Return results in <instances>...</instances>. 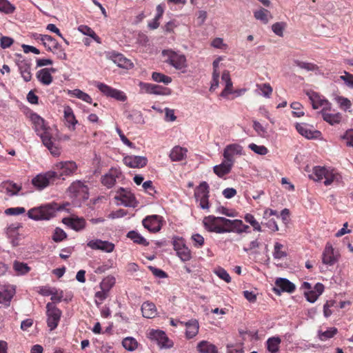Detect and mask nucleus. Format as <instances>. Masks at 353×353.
Here are the masks:
<instances>
[{
	"label": "nucleus",
	"instance_id": "50",
	"mask_svg": "<svg viewBox=\"0 0 353 353\" xmlns=\"http://www.w3.org/2000/svg\"><path fill=\"white\" fill-rule=\"evenodd\" d=\"M152 79L153 81L158 83H163L164 84H169L172 82V78L169 76L165 75L163 73L154 72L152 74Z\"/></svg>",
	"mask_w": 353,
	"mask_h": 353
},
{
	"label": "nucleus",
	"instance_id": "43",
	"mask_svg": "<svg viewBox=\"0 0 353 353\" xmlns=\"http://www.w3.org/2000/svg\"><path fill=\"white\" fill-rule=\"evenodd\" d=\"M323 119L326 122L331 125L338 124L341 122L342 115L341 113L330 114L326 112V111H321Z\"/></svg>",
	"mask_w": 353,
	"mask_h": 353
},
{
	"label": "nucleus",
	"instance_id": "42",
	"mask_svg": "<svg viewBox=\"0 0 353 353\" xmlns=\"http://www.w3.org/2000/svg\"><path fill=\"white\" fill-rule=\"evenodd\" d=\"M254 17L256 19L261 21L263 23L266 24L272 19L270 12L265 8H260L254 12Z\"/></svg>",
	"mask_w": 353,
	"mask_h": 353
},
{
	"label": "nucleus",
	"instance_id": "9",
	"mask_svg": "<svg viewBox=\"0 0 353 353\" xmlns=\"http://www.w3.org/2000/svg\"><path fill=\"white\" fill-rule=\"evenodd\" d=\"M340 254L334 250L330 243H327L322 253V263L327 266H332L336 263L340 259Z\"/></svg>",
	"mask_w": 353,
	"mask_h": 353
},
{
	"label": "nucleus",
	"instance_id": "47",
	"mask_svg": "<svg viewBox=\"0 0 353 353\" xmlns=\"http://www.w3.org/2000/svg\"><path fill=\"white\" fill-rule=\"evenodd\" d=\"M69 94L71 96L75 97H77L79 99H81L82 101L87 102L88 103H92V98L90 97V96L89 94H88L87 93L81 91L79 89L70 90Z\"/></svg>",
	"mask_w": 353,
	"mask_h": 353
},
{
	"label": "nucleus",
	"instance_id": "8",
	"mask_svg": "<svg viewBox=\"0 0 353 353\" xmlns=\"http://www.w3.org/2000/svg\"><path fill=\"white\" fill-rule=\"evenodd\" d=\"M194 196L202 209L209 208V185L203 181L194 190Z\"/></svg>",
	"mask_w": 353,
	"mask_h": 353
},
{
	"label": "nucleus",
	"instance_id": "15",
	"mask_svg": "<svg viewBox=\"0 0 353 353\" xmlns=\"http://www.w3.org/2000/svg\"><path fill=\"white\" fill-rule=\"evenodd\" d=\"M77 168V166L74 161H61L56 163L54 166V169L60 170L61 172L58 174L57 179L63 178L65 176H69L73 174Z\"/></svg>",
	"mask_w": 353,
	"mask_h": 353
},
{
	"label": "nucleus",
	"instance_id": "63",
	"mask_svg": "<svg viewBox=\"0 0 353 353\" xmlns=\"http://www.w3.org/2000/svg\"><path fill=\"white\" fill-rule=\"evenodd\" d=\"M191 239L193 241V245L197 248H201L205 243L204 238L200 234H194L191 236Z\"/></svg>",
	"mask_w": 353,
	"mask_h": 353
},
{
	"label": "nucleus",
	"instance_id": "57",
	"mask_svg": "<svg viewBox=\"0 0 353 353\" xmlns=\"http://www.w3.org/2000/svg\"><path fill=\"white\" fill-rule=\"evenodd\" d=\"M257 88L261 91V94L264 97H270L272 93V88L269 83L258 84Z\"/></svg>",
	"mask_w": 353,
	"mask_h": 353
},
{
	"label": "nucleus",
	"instance_id": "36",
	"mask_svg": "<svg viewBox=\"0 0 353 353\" xmlns=\"http://www.w3.org/2000/svg\"><path fill=\"white\" fill-rule=\"evenodd\" d=\"M68 190L70 193L73 194L74 196H77L81 194H87L88 188L83 183L77 181L70 185Z\"/></svg>",
	"mask_w": 353,
	"mask_h": 353
},
{
	"label": "nucleus",
	"instance_id": "29",
	"mask_svg": "<svg viewBox=\"0 0 353 353\" xmlns=\"http://www.w3.org/2000/svg\"><path fill=\"white\" fill-rule=\"evenodd\" d=\"M233 165L232 163L224 159L221 164L213 167V171L219 177L222 178L230 172Z\"/></svg>",
	"mask_w": 353,
	"mask_h": 353
},
{
	"label": "nucleus",
	"instance_id": "7",
	"mask_svg": "<svg viewBox=\"0 0 353 353\" xmlns=\"http://www.w3.org/2000/svg\"><path fill=\"white\" fill-rule=\"evenodd\" d=\"M46 309L48 326L50 330H53L57 327L62 312L53 303H48Z\"/></svg>",
	"mask_w": 353,
	"mask_h": 353
},
{
	"label": "nucleus",
	"instance_id": "64",
	"mask_svg": "<svg viewBox=\"0 0 353 353\" xmlns=\"http://www.w3.org/2000/svg\"><path fill=\"white\" fill-rule=\"evenodd\" d=\"M341 138L345 141L347 146L353 147V129L347 130Z\"/></svg>",
	"mask_w": 353,
	"mask_h": 353
},
{
	"label": "nucleus",
	"instance_id": "48",
	"mask_svg": "<svg viewBox=\"0 0 353 353\" xmlns=\"http://www.w3.org/2000/svg\"><path fill=\"white\" fill-rule=\"evenodd\" d=\"M338 332V330L336 327H330L327 330L319 331L318 336L321 341H326L329 339L332 338Z\"/></svg>",
	"mask_w": 353,
	"mask_h": 353
},
{
	"label": "nucleus",
	"instance_id": "12",
	"mask_svg": "<svg viewBox=\"0 0 353 353\" xmlns=\"http://www.w3.org/2000/svg\"><path fill=\"white\" fill-rule=\"evenodd\" d=\"M97 88L105 96L114 98L120 101H125L126 96L123 92L114 89L103 83L97 82Z\"/></svg>",
	"mask_w": 353,
	"mask_h": 353
},
{
	"label": "nucleus",
	"instance_id": "14",
	"mask_svg": "<svg viewBox=\"0 0 353 353\" xmlns=\"http://www.w3.org/2000/svg\"><path fill=\"white\" fill-rule=\"evenodd\" d=\"M307 95L308 96L313 109H319V108H323L321 111H327L331 110V103L324 98H321V96L313 91L307 92Z\"/></svg>",
	"mask_w": 353,
	"mask_h": 353
},
{
	"label": "nucleus",
	"instance_id": "33",
	"mask_svg": "<svg viewBox=\"0 0 353 353\" xmlns=\"http://www.w3.org/2000/svg\"><path fill=\"white\" fill-rule=\"evenodd\" d=\"M187 152L186 148L176 145L172 149L169 157L172 161H180L186 157Z\"/></svg>",
	"mask_w": 353,
	"mask_h": 353
},
{
	"label": "nucleus",
	"instance_id": "21",
	"mask_svg": "<svg viewBox=\"0 0 353 353\" xmlns=\"http://www.w3.org/2000/svg\"><path fill=\"white\" fill-rule=\"evenodd\" d=\"M87 245L92 250H99L105 252H112L114 249V244L108 241L101 239L91 240Z\"/></svg>",
	"mask_w": 353,
	"mask_h": 353
},
{
	"label": "nucleus",
	"instance_id": "52",
	"mask_svg": "<svg viewBox=\"0 0 353 353\" xmlns=\"http://www.w3.org/2000/svg\"><path fill=\"white\" fill-rule=\"evenodd\" d=\"M13 268L18 274L21 275L26 274L30 270V268L27 263L19 261H14Z\"/></svg>",
	"mask_w": 353,
	"mask_h": 353
},
{
	"label": "nucleus",
	"instance_id": "45",
	"mask_svg": "<svg viewBox=\"0 0 353 353\" xmlns=\"http://www.w3.org/2000/svg\"><path fill=\"white\" fill-rule=\"evenodd\" d=\"M281 340L278 336L269 338L266 342L268 350L270 353H276L279 350V345Z\"/></svg>",
	"mask_w": 353,
	"mask_h": 353
},
{
	"label": "nucleus",
	"instance_id": "38",
	"mask_svg": "<svg viewBox=\"0 0 353 353\" xmlns=\"http://www.w3.org/2000/svg\"><path fill=\"white\" fill-rule=\"evenodd\" d=\"M276 285L281 290L292 293L295 290V285L288 279L284 278L278 279L276 281Z\"/></svg>",
	"mask_w": 353,
	"mask_h": 353
},
{
	"label": "nucleus",
	"instance_id": "4",
	"mask_svg": "<svg viewBox=\"0 0 353 353\" xmlns=\"http://www.w3.org/2000/svg\"><path fill=\"white\" fill-rule=\"evenodd\" d=\"M37 40H40L45 48L54 54H57L58 57L61 59H66V54L61 48L58 41L52 37L46 34H35L34 36Z\"/></svg>",
	"mask_w": 353,
	"mask_h": 353
},
{
	"label": "nucleus",
	"instance_id": "5",
	"mask_svg": "<svg viewBox=\"0 0 353 353\" xmlns=\"http://www.w3.org/2000/svg\"><path fill=\"white\" fill-rule=\"evenodd\" d=\"M310 177L314 181H321L325 179L324 184L327 186L335 180H338V174L333 170H329L323 167L316 166Z\"/></svg>",
	"mask_w": 353,
	"mask_h": 353
},
{
	"label": "nucleus",
	"instance_id": "3",
	"mask_svg": "<svg viewBox=\"0 0 353 353\" xmlns=\"http://www.w3.org/2000/svg\"><path fill=\"white\" fill-rule=\"evenodd\" d=\"M162 54L165 57V62L174 67L177 70L185 72L188 67L187 59L184 54L173 51L164 50Z\"/></svg>",
	"mask_w": 353,
	"mask_h": 353
},
{
	"label": "nucleus",
	"instance_id": "34",
	"mask_svg": "<svg viewBox=\"0 0 353 353\" xmlns=\"http://www.w3.org/2000/svg\"><path fill=\"white\" fill-rule=\"evenodd\" d=\"M221 79L225 83L224 90L221 93V97H227L228 94L232 93V82L228 70H224L221 75Z\"/></svg>",
	"mask_w": 353,
	"mask_h": 353
},
{
	"label": "nucleus",
	"instance_id": "10",
	"mask_svg": "<svg viewBox=\"0 0 353 353\" xmlns=\"http://www.w3.org/2000/svg\"><path fill=\"white\" fill-rule=\"evenodd\" d=\"M172 244L176 255L183 261H188L192 258L190 249L186 246L184 240L182 238H173Z\"/></svg>",
	"mask_w": 353,
	"mask_h": 353
},
{
	"label": "nucleus",
	"instance_id": "35",
	"mask_svg": "<svg viewBox=\"0 0 353 353\" xmlns=\"http://www.w3.org/2000/svg\"><path fill=\"white\" fill-rule=\"evenodd\" d=\"M199 353H218V349L214 344L208 341H201L196 345Z\"/></svg>",
	"mask_w": 353,
	"mask_h": 353
},
{
	"label": "nucleus",
	"instance_id": "1",
	"mask_svg": "<svg viewBox=\"0 0 353 353\" xmlns=\"http://www.w3.org/2000/svg\"><path fill=\"white\" fill-rule=\"evenodd\" d=\"M29 119L36 134L41 138L43 144L49 150L54 157L61 154V148L56 143V137L53 135L52 129L46 124L45 120L39 114L31 112Z\"/></svg>",
	"mask_w": 353,
	"mask_h": 353
},
{
	"label": "nucleus",
	"instance_id": "11",
	"mask_svg": "<svg viewBox=\"0 0 353 353\" xmlns=\"http://www.w3.org/2000/svg\"><path fill=\"white\" fill-rule=\"evenodd\" d=\"M139 85L142 92H145L150 94L169 95L171 93L170 88L163 87L162 85L144 82H140Z\"/></svg>",
	"mask_w": 353,
	"mask_h": 353
},
{
	"label": "nucleus",
	"instance_id": "31",
	"mask_svg": "<svg viewBox=\"0 0 353 353\" xmlns=\"http://www.w3.org/2000/svg\"><path fill=\"white\" fill-rule=\"evenodd\" d=\"M20 228V223H14L8 225L6 229V235L11 239V242L14 245H17L18 244V230Z\"/></svg>",
	"mask_w": 353,
	"mask_h": 353
},
{
	"label": "nucleus",
	"instance_id": "30",
	"mask_svg": "<svg viewBox=\"0 0 353 353\" xmlns=\"http://www.w3.org/2000/svg\"><path fill=\"white\" fill-rule=\"evenodd\" d=\"M186 327L185 336L190 339L196 336L199 332V324L197 320L191 319L185 323Z\"/></svg>",
	"mask_w": 353,
	"mask_h": 353
},
{
	"label": "nucleus",
	"instance_id": "24",
	"mask_svg": "<svg viewBox=\"0 0 353 353\" xmlns=\"http://www.w3.org/2000/svg\"><path fill=\"white\" fill-rule=\"evenodd\" d=\"M15 292V288L13 285H5L3 289L0 291V303L9 306Z\"/></svg>",
	"mask_w": 353,
	"mask_h": 353
},
{
	"label": "nucleus",
	"instance_id": "53",
	"mask_svg": "<svg viewBox=\"0 0 353 353\" xmlns=\"http://www.w3.org/2000/svg\"><path fill=\"white\" fill-rule=\"evenodd\" d=\"M294 64L301 69H304L307 71H315L319 69V67L312 63L301 61L299 60H294Z\"/></svg>",
	"mask_w": 353,
	"mask_h": 353
},
{
	"label": "nucleus",
	"instance_id": "62",
	"mask_svg": "<svg viewBox=\"0 0 353 353\" xmlns=\"http://www.w3.org/2000/svg\"><path fill=\"white\" fill-rule=\"evenodd\" d=\"M283 247V245L282 244H281L280 243L276 242L274 243V253H273V256H274V259H280L286 256L285 252L281 250Z\"/></svg>",
	"mask_w": 353,
	"mask_h": 353
},
{
	"label": "nucleus",
	"instance_id": "20",
	"mask_svg": "<svg viewBox=\"0 0 353 353\" xmlns=\"http://www.w3.org/2000/svg\"><path fill=\"white\" fill-rule=\"evenodd\" d=\"M115 199L119 200L121 203L126 207H134L135 197L130 191L121 188L117 192Z\"/></svg>",
	"mask_w": 353,
	"mask_h": 353
},
{
	"label": "nucleus",
	"instance_id": "39",
	"mask_svg": "<svg viewBox=\"0 0 353 353\" xmlns=\"http://www.w3.org/2000/svg\"><path fill=\"white\" fill-rule=\"evenodd\" d=\"M237 227V219H228L223 217V221L222 223V228L221 231V234L223 233H229V232H236Z\"/></svg>",
	"mask_w": 353,
	"mask_h": 353
},
{
	"label": "nucleus",
	"instance_id": "61",
	"mask_svg": "<svg viewBox=\"0 0 353 353\" xmlns=\"http://www.w3.org/2000/svg\"><path fill=\"white\" fill-rule=\"evenodd\" d=\"M285 26L286 23L284 22H276L272 25V30L276 35L283 37Z\"/></svg>",
	"mask_w": 353,
	"mask_h": 353
},
{
	"label": "nucleus",
	"instance_id": "17",
	"mask_svg": "<svg viewBox=\"0 0 353 353\" xmlns=\"http://www.w3.org/2000/svg\"><path fill=\"white\" fill-rule=\"evenodd\" d=\"M123 161L129 168H141L147 165L148 159L145 157L130 155L125 157Z\"/></svg>",
	"mask_w": 353,
	"mask_h": 353
},
{
	"label": "nucleus",
	"instance_id": "41",
	"mask_svg": "<svg viewBox=\"0 0 353 353\" xmlns=\"http://www.w3.org/2000/svg\"><path fill=\"white\" fill-rule=\"evenodd\" d=\"M63 113L68 127L70 128L72 126V130H74L77 123V120L75 118L72 109L70 106H66L64 108Z\"/></svg>",
	"mask_w": 353,
	"mask_h": 353
},
{
	"label": "nucleus",
	"instance_id": "27",
	"mask_svg": "<svg viewBox=\"0 0 353 353\" xmlns=\"http://www.w3.org/2000/svg\"><path fill=\"white\" fill-rule=\"evenodd\" d=\"M323 291L324 285L321 283H317L313 289L305 291L304 294L307 301L314 303Z\"/></svg>",
	"mask_w": 353,
	"mask_h": 353
},
{
	"label": "nucleus",
	"instance_id": "19",
	"mask_svg": "<svg viewBox=\"0 0 353 353\" xmlns=\"http://www.w3.org/2000/svg\"><path fill=\"white\" fill-rule=\"evenodd\" d=\"M143 225L150 232H157L161 228V216L151 215L145 218L142 221Z\"/></svg>",
	"mask_w": 353,
	"mask_h": 353
},
{
	"label": "nucleus",
	"instance_id": "44",
	"mask_svg": "<svg viewBox=\"0 0 353 353\" xmlns=\"http://www.w3.org/2000/svg\"><path fill=\"white\" fill-rule=\"evenodd\" d=\"M6 192L10 196L17 195L19 192L22 189V186L12 181H7L4 183Z\"/></svg>",
	"mask_w": 353,
	"mask_h": 353
},
{
	"label": "nucleus",
	"instance_id": "16",
	"mask_svg": "<svg viewBox=\"0 0 353 353\" xmlns=\"http://www.w3.org/2000/svg\"><path fill=\"white\" fill-rule=\"evenodd\" d=\"M150 336L152 339L157 341L161 348H170L173 345V343L163 331L152 330L150 332Z\"/></svg>",
	"mask_w": 353,
	"mask_h": 353
},
{
	"label": "nucleus",
	"instance_id": "56",
	"mask_svg": "<svg viewBox=\"0 0 353 353\" xmlns=\"http://www.w3.org/2000/svg\"><path fill=\"white\" fill-rule=\"evenodd\" d=\"M244 219L246 222L249 223L252 227L254 230L261 232V227L260 223L255 219L254 216L251 214H246L244 216Z\"/></svg>",
	"mask_w": 353,
	"mask_h": 353
},
{
	"label": "nucleus",
	"instance_id": "13",
	"mask_svg": "<svg viewBox=\"0 0 353 353\" xmlns=\"http://www.w3.org/2000/svg\"><path fill=\"white\" fill-rule=\"evenodd\" d=\"M223 221V217L208 216L203 219V223L208 232L221 234Z\"/></svg>",
	"mask_w": 353,
	"mask_h": 353
},
{
	"label": "nucleus",
	"instance_id": "22",
	"mask_svg": "<svg viewBox=\"0 0 353 353\" xmlns=\"http://www.w3.org/2000/svg\"><path fill=\"white\" fill-rule=\"evenodd\" d=\"M296 129L299 134L308 139H317L321 135L320 131L313 130L311 126L305 123H297Z\"/></svg>",
	"mask_w": 353,
	"mask_h": 353
},
{
	"label": "nucleus",
	"instance_id": "60",
	"mask_svg": "<svg viewBox=\"0 0 353 353\" xmlns=\"http://www.w3.org/2000/svg\"><path fill=\"white\" fill-rule=\"evenodd\" d=\"M67 238L66 233L60 228H57L54 230L52 239L55 242H60Z\"/></svg>",
	"mask_w": 353,
	"mask_h": 353
},
{
	"label": "nucleus",
	"instance_id": "25",
	"mask_svg": "<svg viewBox=\"0 0 353 353\" xmlns=\"http://www.w3.org/2000/svg\"><path fill=\"white\" fill-rule=\"evenodd\" d=\"M19 72L23 80L28 82L32 79L31 63L25 59H19L17 62Z\"/></svg>",
	"mask_w": 353,
	"mask_h": 353
},
{
	"label": "nucleus",
	"instance_id": "51",
	"mask_svg": "<svg viewBox=\"0 0 353 353\" xmlns=\"http://www.w3.org/2000/svg\"><path fill=\"white\" fill-rule=\"evenodd\" d=\"M115 283V278L112 276H108L104 278L100 283L101 290H104L109 292L110 290L113 287Z\"/></svg>",
	"mask_w": 353,
	"mask_h": 353
},
{
	"label": "nucleus",
	"instance_id": "28",
	"mask_svg": "<svg viewBox=\"0 0 353 353\" xmlns=\"http://www.w3.org/2000/svg\"><path fill=\"white\" fill-rule=\"evenodd\" d=\"M120 172L117 169H111L108 173L101 177V183L108 188H112L116 183Z\"/></svg>",
	"mask_w": 353,
	"mask_h": 353
},
{
	"label": "nucleus",
	"instance_id": "40",
	"mask_svg": "<svg viewBox=\"0 0 353 353\" xmlns=\"http://www.w3.org/2000/svg\"><path fill=\"white\" fill-rule=\"evenodd\" d=\"M37 77L42 84L46 85H48L52 82V77L48 68L39 70L37 73Z\"/></svg>",
	"mask_w": 353,
	"mask_h": 353
},
{
	"label": "nucleus",
	"instance_id": "2",
	"mask_svg": "<svg viewBox=\"0 0 353 353\" xmlns=\"http://www.w3.org/2000/svg\"><path fill=\"white\" fill-rule=\"evenodd\" d=\"M58 208L56 203H48L28 210V216L30 219L38 220H49L55 216Z\"/></svg>",
	"mask_w": 353,
	"mask_h": 353
},
{
	"label": "nucleus",
	"instance_id": "6",
	"mask_svg": "<svg viewBox=\"0 0 353 353\" xmlns=\"http://www.w3.org/2000/svg\"><path fill=\"white\" fill-rule=\"evenodd\" d=\"M58 174L55 171H48L36 175L31 181L32 185L38 190H42L50 185L57 179Z\"/></svg>",
	"mask_w": 353,
	"mask_h": 353
},
{
	"label": "nucleus",
	"instance_id": "55",
	"mask_svg": "<svg viewBox=\"0 0 353 353\" xmlns=\"http://www.w3.org/2000/svg\"><path fill=\"white\" fill-rule=\"evenodd\" d=\"M335 101H336L339 107L345 111L350 108L352 106V103L347 98L337 96L336 97H335Z\"/></svg>",
	"mask_w": 353,
	"mask_h": 353
},
{
	"label": "nucleus",
	"instance_id": "54",
	"mask_svg": "<svg viewBox=\"0 0 353 353\" xmlns=\"http://www.w3.org/2000/svg\"><path fill=\"white\" fill-rule=\"evenodd\" d=\"M15 7L7 0H0V12L5 14L14 12Z\"/></svg>",
	"mask_w": 353,
	"mask_h": 353
},
{
	"label": "nucleus",
	"instance_id": "46",
	"mask_svg": "<svg viewBox=\"0 0 353 353\" xmlns=\"http://www.w3.org/2000/svg\"><path fill=\"white\" fill-rule=\"evenodd\" d=\"M127 236L132 241H133V242L135 243L142 245L144 246H147L149 245V242H148L144 237H143L139 233H138L136 231H130L128 233Z\"/></svg>",
	"mask_w": 353,
	"mask_h": 353
},
{
	"label": "nucleus",
	"instance_id": "37",
	"mask_svg": "<svg viewBox=\"0 0 353 353\" xmlns=\"http://www.w3.org/2000/svg\"><path fill=\"white\" fill-rule=\"evenodd\" d=\"M143 316L148 319L154 318L157 315L155 305L151 302H144L141 306Z\"/></svg>",
	"mask_w": 353,
	"mask_h": 353
},
{
	"label": "nucleus",
	"instance_id": "59",
	"mask_svg": "<svg viewBox=\"0 0 353 353\" xmlns=\"http://www.w3.org/2000/svg\"><path fill=\"white\" fill-rule=\"evenodd\" d=\"M214 273L222 280L225 281L226 283H230L231 281V277L227 271L223 268L218 267L214 270Z\"/></svg>",
	"mask_w": 353,
	"mask_h": 353
},
{
	"label": "nucleus",
	"instance_id": "49",
	"mask_svg": "<svg viewBox=\"0 0 353 353\" xmlns=\"http://www.w3.org/2000/svg\"><path fill=\"white\" fill-rule=\"evenodd\" d=\"M123 347L128 351H134L138 347V343L135 339L132 337H126L122 341Z\"/></svg>",
	"mask_w": 353,
	"mask_h": 353
},
{
	"label": "nucleus",
	"instance_id": "32",
	"mask_svg": "<svg viewBox=\"0 0 353 353\" xmlns=\"http://www.w3.org/2000/svg\"><path fill=\"white\" fill-rule=\"evenodd\" d=\"M221 60V57L216 59L213 63V72H212V79L211 82V85L210 88V91H214L219 87V76L220 72L219 70V63Z\"/></svg>",
	"mask_w": 353,
	"mask_h": 353
},
{
	"label": "nucleus",
	"instance_id": "23",
	"mask_svg": "<svg viewBox=\"0 0 353 353\" xmlns=\"http://www.w3.org/2000/svg\"><path fill=\"white\" fill-rule=\"evenodd\" d=\"M110 59L121 68L130 70L134 67L132 61L127 59L121 54L112 52L110 55Z\"/></svg>",
	"mask_w": 353,
	"mask_h": 353
},
{
	"label": "nucleus",
	"instance_id": "58",
	"mask_svg": "<svg viewBox=\"0 0 353 353\" xmlns=\"http://www.w3.org/2000/svg\"><path fill=\"white\" fill-rule=\"evenodd\" d=\"M248 148L257 154L265 155L268 152V148L264 145H258L255 143H250Z\"/></svg>",
	"mask_w": 353,
	"mask_h": 353
},
{
	"label": "nucleus",
	"instance_id": "18",
	"mask_svg": "<svg viewBox=\"0 0 353 353\" xmlns=\"http://www.w3.org/2000/svg\"><path fill=\"white\" fill-rule=\"evenodd\" d=\"M243 154V147L239 144L228 145L223 151L224 159L234 164V156L241 155Z\"/></svg>",
	"mask_w": 353,
	"mask_h": 353
},
{
	"label": "nucleus",
	"instance_id": "26",
	"mask_svg": "<svg viewBox=\"0 0 353 353\" xmlns=\"http://www.w3.org/2000/svg\"><path fill=\"white\" fill-rule=\"evenodd\" d=\"M63 223L77 232L83 230L86 226V221L82 217L65 218L63 219Z\"/></svg>",
	"mask_w": 353,
	"mask_h": 353
}]
</instances>
